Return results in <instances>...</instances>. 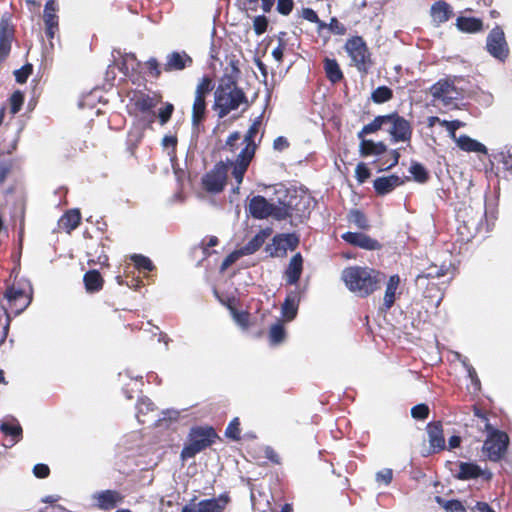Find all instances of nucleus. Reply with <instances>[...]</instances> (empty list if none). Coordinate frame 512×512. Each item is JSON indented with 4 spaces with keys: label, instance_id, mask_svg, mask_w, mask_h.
Returning <instances> with one entry per match:
<instances>
[{
    "label": "nucleus",
    "instance_id": "25",
    "mask_svg": "<svg viewBox=\"0 0 512 512\" xmlns=\"http://www.w3.org/2000/svg\"><path fill=\"white\" fill-rule=\"evenodd\" d=\"M456 145L465 152L487 154V148L484 144L470 138L467 135H460L456 140Z\"/></svg>",
    "mask_w": 512,
    "mask_h": 512
},
{
    "label": "nucleus",
    "instance_id": "38",
    "mask_svg": "<svg viewBox=\"0 0 512 512\" xmlns=\"http://www.w3.org/2000/svg\"><path fill=\"white\" fill-rule=\"evenodd\" d=\"M0 430L5 434V435H10L13 437L14 439V442H17L21 439L22 437V427L17 423V424H10L8 422H3L1 425H0Z\"/></svg>",
    "mask_w": 512,
    "mask_h": 512
},
{
    "label": "nucleus",
    "instance_id": "23",
    "mask_svg": "<svg viewBox=\"0 0 512 512\" xmlns=\"http://www.w3.org/2000/svg\"><path fill=\"white\" fill-rule=\"evenodd\" d=\"M303 259L300 253L295 254L289 262L285 271V277L288 284L293 285L298 282L302 273Z\"/></svg>",
    "mask_w": 512,
    "mask_h": 512
},
{
    "label": "nucleus",
    "instance_id": "35",
    "mask_svg": "<svg viewBox=\"0 0 512 512\" xmlns=\"http://www.w3.org/2000/svg\"><path fill=\"white\" fill-rule=\"evenodd\" d=\"M266 236L267 235L264 231L258 232L245 246L239 250L243 255H250L255 253L264 244Z\"/></svg>",
    "mask_w": 512,
    "mask_h": 512
},
{
    "label": "nucleus",
    "instance_id": "17",
    "mask_svg": "<svg viewBox=\"0 0 512 512\" xmlns=\"http://www.w3.org/2000/svg\"><path fill=\"white\" fill-rule=\"evenodd\" d=\"M99 508L103 510H111L122 501V496L114 490H105L94 495Z\"/></svg>",
    "mask_w": 512,
    "mask_h": 512
},
{
    "label": "nucleus",
    "instance_id": "48",
    "mask_svg": "<svg viewBox=\"0 0 512 512\" xmlns=\"http://www.w3.org/2000/svg\"><path fill=\"white\" fill-rule=\"evenodd\" d=\"M174 111V106L171 103H166L165 107L161 108L158 112V118L161 125L166 124Z\"/></svg>",
    "mask_w": 512,
    "mask_h": 512
},
{
    "label": "nucleus",
    "instance_id": "62",
    "mask_svg": "<svg viewBox=\"0 0 512 512\" xmlns=\"http://www.w3.org/2000/svg\"><path fill=\"white\" fill-rule=\"evenodd\" d=\"M231 312H232V315H233V319L235 320V322L237 324H239L241 326H245L246 325L247 315L245 313L238 312L235 309H231Z\"/></svg>",
    "mask_w": 512,
    "mask_h": 512
},
{
    "label": "nucleus",
    "instance_id": "20",
    "mask_svg": "<svg viewBox=\"0 0 512 512\" xmlns=\"http://www.w3.org/2000/svg\"><path fill=\"white\" fill-rule=\"evenodd\" d=\"M399 285H400V277L399 275L395 274V275H392L389 277L387 283H386V288H385V293H384V298H383V309L385 311L389 310L395 300H396V295H397V290L399 288Z\"/></svg>",
    "mask_w": 512,
    "mask_h": 512
},
{
    "label": "nucleus",
    "instance_id": "4",
    "mask_svg": "<svg viewBox=\"0 0 512 512\" xmlns=\"http://www.w3.org/2000/svg\"><path fill=\"white\" fill-rule=\"evenodd\" d=\"M477 416L483 423L485 430L489 431V435L484 442L483 451L486 453L490 461L497 462L505 455L509 443L508 435L499 430H493L488 422L487 417L480 412L475 411Z\"/></svg>",
    "mask_w": 512,
    "mask_h": 512
},
{
    "label": "nucleus",
    "instance_id": "2",
    "mask_svg": "<svg viewBox=\"0 0 512 512\" xmlns=\"http://www.w3.org/2000/svg\"><path fill=\"white\" fill-rule=\"evenodd\" d=\"M246 102L245 93L240 89L231 76L221 78L214 93V109L220 118L237 109Z\"/></svg>",
    "mask_w": 512,
    "mask_h": 512
},
{
    "label": "nucleus",
    "instance_id": "49",
    "mask_svg": "<svg viewBox=\"0 0 512 512\" xmlns=\"http://www.w3.org/2000/svg\"><path fill=\"white\" fill-rule=\"evenodd\" d=\"M268 26V20L265 16H256L253 20V28L256 35H262Z\"/></svg>",
    "mask_w": 512,
    "mask_h": 512
},
{
    "label": "nucleus",
    "instance_id": "27",
    "mask_svg": "<svg viewBox=\"0 0 512 512\" xmlns=\"http://www.w3.org/2000/svg\"><path fill=\"white\" fill-rule=\"evenodd\" d=\"M81 221V214L78 209H72L66 212L60 219L59 225L67 233L76 229Z\"/></svg>",
    "mask_w": 512,
    "mask_h": 512
},
{
    "label": "nucleus",
    "instance_id": "59",
    "mask_svg": "<svg viewBox=\"0 0 512 512\" xmlns=\"http://www.w3.org/2000/svg\"><path fill=\"white\" fill-rule=\"evenodd\" d=\"M376 480L378 482H383L386 485L389 484L392 480V470L391 469H384L382 471H379L376 474Z\"/></svg>",
    "mask_w": 512,
    "mask_h": 512
},
{
    "label": "nucleus",
    "instance_id": "8",
    "mask_svg": "<svg viewBox=\"0 0 512 512\" xmlns=\"http://www.w3.org/2000/svg\"><path fill=\"white\" fill-rule=\"evenodd\" d=\"M228 166L224 162L217 163L214 168L202 178L204 189L210 193L221 192L226 184Z\"/></svg>",
    "mask_w": 512,
    "mask_h": 512
},
{
    "label": "nucleus",
    "instance_id": "10",
    "mask_svg": "<svg viewBox=\"0 0 512 512\" xmlns=\"http://www.w3.org/2000/svg\"><path fill=\"white\" fill-rule=\"evenodd\" d=\"M430 93L433 97L434 105L436 103L448 106L453 100L457 99L459 92L454 84L449 80H439L431 88Z\"/></svg>",
    "mask_w": 512,
    "mask_h": 512
},
{
    "label": "nucleus",
    "instance_id": "37",
    "mask_svg": "<svg viewBox=\"0 0 512 512\" xmlns=\"http://www.w3.org/2000/svg\"><path fill=\"white\" fill-rule=\"evenodd\" d=\"M435 501L447 512H466L465 507L459 500H444L440 496H436Z\"/></svg>",
    "mask_w": 512,
    "mask_h": 512
},
{
    "label": "nucleus",
    "instance_id": "6",
    "mask_svg": "<svg viewBox=\"0 0 512 512\" xmlns=\"http://www.w3.org/2000/svg\"><path fill=\"white\" fill-rule=\"evenodd\" d=\"M215 437L216 434L210 427L193 428L190 432V442L181 452L182 459L194 457L197 453L211 445Z\"/></svg>",
    "mask_w": 512,
    "mask_h": 512
},
{
    "label": "nucleus",
    "instance_id": "46",
    "mask_svg": "<svg viewBox=\"0 0 512 512\" xmlns=\"http://www.w3.org/2000/svg\"><path fill=\"white\" fill-rule=\"evenodd\" d=\"M240 422L239 419L236 417L233 420L230 421L228 424L225 435L232 439V440H239L240 439Z\"/></svg>",
    "mask_w": 512,
    "mask_h": 512
},
{
    "label": "nucleus",
    "instance_id": "33",
    "mask_svg": "<svg viewBox=\"0 0 512 512\" xmlns=\"http://www.w3.org/2000/svg\"><path fill=\"white\" fill-rule=\"evenodd\" d=\"M324 68L327 78L332 83H337L343 78V73L335 59L326 58L324 62Z\"/></svg>",
    "mask_w": 512,
    "mask_h": 512
},
{
    "label": "nucleus",
    "instance_id": "36",
    "mask_svg": "<svg viewBox=\"0 0 512 512\" xmlns=\"http://www.w3.org/2000/svg\"><path fill=\"white\" fill-rule=\"evenodd\" d=\"M393 92L387 86H379L376 88L371 95V99L374 103L381 104L391 100Z\"/></svg>",
    "mask_w": 512,
    "mask_h": 512
},
{
    "label": "nucleus",
    "instance_id": "3",
    "mask_svg": "<svg viewBox=\"0 0 512 512\" xmlns=\"http://www.w3.org/2000/svg\"><path fill=\"white\" fill-rule=\"evenodd\" d=\"M251 216L255 219H266L273 217L276 220H284L291 216L293 201L279 200L278 204L269 203L265 197L257 195L251 198L248 206Z\"/></svg>",
    "mask_w": 512,
    "mask_h": 512
},
{
    "label": "nucleus",
    "instance_id": "32",
    "mask_svg": "<svg viewBox=\"0 0 512 512\" xmlns=\"http://www.w3.org/2000/svg\"><path fill=\"white\" fill-rule=\"evenodd\" d=\"M482 475L481 468L473 463H460L457 477L462 480L474 479Z\"/></svg>",
    "mask_w": 512,
    "mask_h": 512
},
{
    "label": "nucleus",
    "instance_id": "29",
    "mask_svg": "<svg viewBox=\"0 0 512 512\" xmlns=\"http://www.w3.org/2000/svg\"><path fill=\"white\" fill-rule=\"evenodd\" d=\"M261 122H262V115L258 116L254 120V122L248 129V131L244 137V140H243V142L245 144L244 148H251V152H253V155L255 154V150H256L255 137L259 132Z\"/></svg>",
    "mask_w": 512,
    "mask_h": 512
},
{
    "label": "nucleus",
    "instance_id": "57",
    "mask_svg": "<svg viewBox=\"0 0 512 512\" xmlns=\"http://www.w3.org/2000/svg\"><path fill=\"white\" fill-rule=\"evenodd\" d=\"M502 163L505 169L512 171V146L507 147L502 153Z\"/></svg>",
    "mask_w": 512,
    "mask_h": 512
},
{
    "label": "nucleus",
    "instance_id": "64",
    "mask_svg": "<svg viewBox=\"0 0 512 512\" xmlns=\"http://www.w3.org/2000/svg\"><path fill=\"white\" fill-rule=\"evenodd\" d=\"M473 512H495L487 503L477 502L472 508Z\"/></svg>",
    "mask_w": 512,
    "mask_h": 512
},
{
    "label": "nucleus",
    "instance_id": "53",
    "mask_svg": "<svg viewBox=\"0 0 512 512\" xmlns=\"http://www.w3.org/2000/svg\"><path fill=\"white\" fill-rule=\"evenodd\" d=\"M31 72H32V65H30V64L23 66L19 70H16L15 71L16 81L18 83H25Z\"/></svg>",
    "mask_w": 512,
    "mask_h": 512
},
{
    "label": "nucleus",
    "instance_id": "26",
    "mask_svg": "<svg viewBox=\"0 0 512 512\" xmlns=\"http://www.w3.org/2000/svg\"><path fill=\"white\" fill-rule=\"evenodd\" d=\"M387 147L383 142H374L364 137L360 139L359 152L363 157L370 155H381L386 151Z\"/></svg>",
    "mask_w": 512,
    "mask_h": 512
},
{
    "label": "nucleus",
    "instance_id": "40",
    "mask_svg": "<svg viewBox=\"0 0 512 512\" xmlns=\"http://www.w3.org/2000/svg\"><path fill=\"white\" fill-rule=\"evenodd\" d=\"M409 171L413 175V178L419 183H424L428 179V173L425 167L418 162H413Z\"/></svg>",
    "mask_w": 512,
    "mask_h": 512
},
{
    "label": "nucleus",
    "instance_id": "55",
    "mask_svg": "<svg viewBox=\"0 0 512 512\" xmlns=\"http://www.w3.org/2000/svg\"><path fill=\"white\" fill-rule=\"evenodd\" d=\"M293 9V1L292 0H278L277 1V11L282 15H288Z\"/></svg>",
    "mask_w": 512,
    "mask_h": 512
},
{
    "label": "nucleus",
    "instance_id": "31",
    "mask_svg": "<svg viewBox=\"0 0 512 512\" xmlns=\"http://www.w3.org/2000/svg\"><path fill=\"white\" fill-rule=\"evenodd\" d=\"M459 30L475 33L482 29V21L477 18L459 17L456 23Z\"/></svg>",
    "mask_w": 512,
    "mask_h": 512
},
{
    "label": "nucleus",
    "instance_id": "47",
    "mask_svg": "<svg viewBox=\"0 0 512 512\" xmlns=\"http://www.w3.org/2000/svg\"><path fill=\"white\" fill-rule=\"evenodd\" d=\"M429 408L426 404H418L411 409V415L414 419L423 420L428 417Z\"/></svg>",
    "mask_w": 512,
    "mask_h": 512
},
{
    "label": "nucleus",
    "instance_id": "50",
    "mask_svg": "<svg viewBox=\"0 0 512 512\" xmlns=\"http://www.w3.org/2000/svg\"><path fill=\"white\" fill-rule=\"evenodd\" d=\"M445 275V270L443 267L438 268L436 266L430 267L427 269V272H424L423 274L418 275V279L421 278H440Z\"/></svg>",
    "mask_w": 512,
    "mask_h": 512
},
{
    "label": "nucleus",
    "instance_id": "28",
    "mask_svg": "<svg viewBox=\"0 0 512 512\" xmlns=\"http://www.w3.org/2000/svg\"><path fill=\"white\" fill-rule=\"evenodd\" d=\"M83 280L88 292H96L102 288L103 279L97 270L86 272Z\"/></svg>",
    "mask_w": 512,
    "mask_h": 512
},
{
    "label": "nucleus",
    "instance_id": "58",
    "mask_svg": "<svg viewBox=\"0 0 512 512\" xmlns=\"http://www.w3.org/2000/svg\"><path fill=\"white\" fill-rule=\"evenodd\" d=\"M33 473L37 478H46L50 473V469L46 464L40 463L33 467Z\"/></svg>",
    "mask_w": 512,
    "mask_h": 512
},
{
    "label": "nucleus",
    "instance_id": "18",
    "mask_svg": "<svg viewBox=\"0 0 512 512\" xmlns=\"http://www.w3.org/2000/svg\"><path fill=\"white\" fill-rule=\"evenodd\" d=\"M427 434L430 447L433 451H441L445 448L442 425L439 422L429 423L427 426Z\"/></svg>",
    "mask_w": 512,
    "mask_h": 512
},
{
    "label": "nucleus",
    "instance_id": "45",
    "mask_svg": "<svg viewBox=\"0 0 512 512\" xmlns=\"http://www.w3.org/2000/svg\"><path fill=\"white\" fill-rule=\"evenodd\" d=\"M24 102V95L20 91H15L10 97V111L16 114L20 111Z\"/></svg>",
    "mask_w": 512,
    "mask_h": 512
},
{
    "label": "nucleus",
    "instance_id": "30",
    "mask_svg": "<svg viewBox=\"0 0 512 512\" xmlns=\"http://www.w3.org/2000/svg\"><path fill=\"white\" fill-rule=\"evenodd\" d=\"M389 118L386 115L377 116L374 120L365 125L361 131L358 132L357 137L362 139L365 135L374 133L381 129L383 126L388 125Z\"/></svg>",
    "mask_w": 512,
    "mask_h": 512
},
{
    "label": "nucleus",
    "instance_id": "14",
    "mask_svg": "<svg viewBox=\"0 0 512 512\" xmlns=\"http://www.w3.org/2000/svg\"><path fill=\"white\" fill-rule=\"evenodd\" d=\"M342 239L351 245L366 250H376L380 246L378 241L361 232H346L342 235Z\"/></svg>",
    "mask_w": 512,
    "mask_h": 512
},
{
    "label": "nucleus",
    "instance_id": "22",
    "mask_svg": "<svg viewBox=\"0 0 512 512\" xmlns=\"http://www.w3.org/2000/svg\"><path fill=\"white\" fill-rule=\"evenodd\" d=\"M403 181L397 175L378 177L374 180L373 186L378 194L384 195L391 192L395 187L401 185Z\"/></svg>",
    "mask_w": 512,
    "mask_h": 512
},
{
    "label": "nucleus",
    "instance_id": "51",
    "mask_svg": "<svg viewBox=\"0 0 512 512\" xmlns=\"http://www.w3.org/2000/svg\"><path fill=\"white\" fill-rule=\"evenodd\" d=\"M355 174L359 183H364L370 177V171L364 163L356 166Z\"/></svg>",
    "mask_w": 512,
    "mask_h": 512
},
{
    "label": "nucleus",
    "instance_id": "16",
    "mask_svg": "<svg viewBox=\"0 0 512 512\" xmlns=\"http://www.w3.org/2000/svg\"><path fill=\"white\" fill-rule=\"evenodd\" d=\"M431 18L435 26L447 22L453 15L451 6L445 1L435 2L430 10Z\"/></svg>",
    "mask_w": 512,
    "mask_h": 512
},
{
    "label": "nucleus",
    "instance_id": "41",
    "mask_svg": "<svg viewBox=\"0 0 512 512\" xmlns=\"http://www.w3.org/2000/svg\"><path fill=\"white\" fill-rule=\"evenodd\" d=\"M348 220L350 223L355 224L360 229H367L369 227L365 215L357 209L351 210L349 212Z\"/></svg>",
    "mask_w": 512,
    "mask_h": 512
},
{
    "label": "nucleus",
    "instance_id": "1",
    "mask_svg": "<svg viewBox=\"0 0 512 512\" xmlns=\"http://www.w3.org/2000/svg\"><path fill=\"white\" fill-rule=\"evenodd\" d=\"M346 287L359 297H367L379 288L384 275L368 267H348L342 271Z\"/></svg>",
    "mask_w": 512,
    "mask_h": 512
},
{
    "label": "nucleus",
    "instance_id": "7",
    "mask_svg": "<svg viewBox=\"0 0 512 512\" xmlns=\"http://www.w3.org/2000/svg\"><path fill=\"white\" fill-rule=\"evenodd\" d=\"M213 83L208 76L201 78L195 90V98L192 106V124L198 126L206 112V96L212 91Z\"/></svg>",
    "mask_w": 512,
    "mask_h": 512
},
{
    "label": "nucleus",
    "instance_id": "43",
    "mask_svg": "<svg viewBox=\"0 0 512 512\" xmlns=\"http://www.w3.org/2000/svg\"><path fill=\"white\" fill-rule=\"evenodd\" d=\"M153 410H154V405L149 398H147V397L140 398L137 403V414H136L138 421L141 423H144L145 421L141 419V415L145 414L146 412L153 411Z\"/></svg>",
    "mask_w": 512,
    "mask_h": 512
},
{
    "label": "nucleus",
    "instance_id": "52",
    "mask_svg": "<svg viewBox=\"0 0 512 512\" xmlns=\"http://www.w3.org/2000/svg\"><path fill=\"white\" fill-rule=\"evenodd\" d=\"M463 365L468 373V377L470 378L471 383L474 385L475 390H479L480 380L477 376L476 370L471 365L466 363V361H463Z\"/></svg>",
    "mask_w": 512,
    "mask_h": 512
},
{
    "label": "nucleus",
    "instance_id": "42",
    "mask_svg": "<svg viewBox=\"0 0 512 512\" xmlns=\"http://www.w3.org/2000/svg\"><path fill=\"white\" fill-rule=\"evenodd\" d=\"M155 105L156 101L145 94L139 95L135 100V106L141 112H147L148 110H151Z\"/></svg>",
    "mask_w": 512,
    "mask_h": 512
},
{
    "label": "nucleus",
    "instance_id": "39",
    "mask_svg": "<svg viewBox=\"0 0 512 512\" xmlns=\"http://www.w3.org/2000/svg\"><path fill=\"white\" fill-rule=\"evenodd\" d=\"M285 338V329L281 323L271 326L269 331L270 342L274 345L280 344Z\"/></svg>",
    "mask_w": 512,
    "mask_h": 512
},
{
    "label": "nucleus",
    "instance_id": "61",
    "mask_svg": "<svg viewBox=\"0 0 512 512\" xmlns=\"http://www.w3.org/2000/svg\"><path fill=\"white\" fill-rule=\"evenodd\" d=\"M289 146L287 139L283 136L277 137L273 142V147L275 150L283 151Z\"/></svg>",
    "mask_w": 512,
    "mask_h": 512
},
{
    "label": "nucleus",
    "instance_id": "21",
    "mask_svg": "<svg viewBox=\"0 0 512 512\" xmlns=\"http://www.w3.org/2000/svg\"><path fill=\"white\" fill-rule=\"evenodd\" d=\"M229 498L221 495L218 498L201 500L197 504L196 512H222L228 504Z\"/></svg>",
    "mask_w": 512,
    "mask_h": 512
},
{
    "label": "nucleus",
    "instance_id": "5",
    "mask_svg": "<svg viewBox=\"0 0 512 512\" xmlns=\"http://www.w3.org/2000/svg\"><path fill=\"white\" fill-rule=\"evenodd\" d=\"M345 51L359 72L366 73L371 65L368 47L360 36H354L345 43Z\"/></svg>",
    "mask_w": 512,
    "mask_h": 512
},
{
    "label": "nucleus",
    "instance_id": "56",
    "mask_svg": "<svg viewBox=\"0 0 512 512\" xmlns=\"http://www.w3.org/2000/svg\"><path fill=\"white\" fill-rule=\"evenodd\" d=\"M244 256L240 250L234 251L231 254H229L222 262L221 269L225 270L230 265H232L234 262H236L239 257Z\"/></svg>",
    "mask_w": 512,
    "mask_h": 512
},
{
    "label": "nucleus",
    "instance_id": "19",
    "mask_svg": "<svg viewBox=\"0 0 512 512\" xmlns=\"http://www.w3.org/2000/svg\"><path fill=\"white\" fill-rule=\"evenodd\" d=\"M192 59L185 52H172L167 55L165 70L166 71H178L183 70L187 66H190Z\"/></svg>",
    "mask_w": 512,
    "mask_h": 512
},
{
    "label": "nucleus",
    "instance_id": "13",
    "mask_svg": "<svg viewBox=\"0 0 512 512\" xmlns=\"http://www.w3.org/2000/svg\"><path fill=\"white\" fill-rule=\"evenodd\" d=\"M5 297L10 308L14 310L15 314H20L31 302V298L28 293L24 289L17 288L15 286L7 289Z\"/></svg>",
    "mask_w": 512,
    "mask_h": 512
},
{
    "label": "nucleus",
    "instance_id": "60",
    "mask_svg": "<svg viewBox=\"0 0 512 512\" xmlns=\"http://www.w3.org/2000/svg\"><path fill=\"white\" fill-rule=\"evenodd\" d=\"M302 17L311 23L319 22L317 13L311 8H304L302 10Z\"/></svg>",
    "mask_w": 512,
    "mask_h": 512
},
{
    "label": "nucleus",
    "instance_id": "63",
    "mask_svg": "<svg viewBox=\"0 0 512 512\" xmlns=\"http://www.w3.org/2000/svg\"><path fill=\"white\" fill-rule=\"evenodd\" d=\"M147 66H148V68L150 69L151 73L154 76H159L160 75L158 61L155 58H150L147 61Z\"/></svg>",
    "mask_w": 512,
    "mask_h": 512
},
{
    "label": "nucleus",
    "instance_id": "12",
    "mask_svg": "<svg viewBox=\"0 0 512 512\" xmlns=\"http://www.w3.org/2000/svg\"><path fill=\"white\" fill-rule=\"evenodd\" d=\"M253 152L251 148H243L238 154L236 160L228 161L227 166L232 167V175L236 179L237 184L240 185L243 181L244 174L253 158ZM239 186L234 189V192H238Z\"/></svg>",
    "mask_w": 512,
    "mask_h": 512
},
{
    "label": "nucleus",
    "instance_id": "9",
    "mask_svg": "<svg viewBox=\"0 0 512 512\" xmlns=\"http://www.w3.org/2000/svg\"><path fill=\"white\" fill-rule=\"evenodd\" d=\"M486 47L493 57L501 61L507 58L509 49L504 32L499 26L493 28L488 34Z\"/></svg>",
    "mask_w": 512,
    "mask_h": 512
},
{
    "label": "nucleus",
    "instance_id": "44",
    "mask_svg": "<svg viewBox=\"0 0 512 512\" xmlns=\"http://www.w3.org/2000/svg\"><path fill=\"white\" fill-rule=\"evenodd\" d=\"M131 260L138 269L152 271L154 268L152 261L146 256L134 254L131 256Z\"/></svg>",
    "mask_w": 512,
    "mask_h": 512
},
{
    "label": "nucleus",
    "instance_id": "24",
    "mask_svg": "<svg viewBox=\"0 0 512 512\" xmlns=\"http://www.w3.org/2000/svg\"><path fill=\"white\" fill-rule=\"evenodd\" d=\"M12 29L4 17L0 20V58L9 54L11 48Z\"/></svg>",
    "mask_w": 512,
    "mask_h": 512
},
{
    "label": "nucleus",
    "instance_id": "34",
    "mask_svg": "<svg viewBox=\"0 0 512 512\" xmlns=\"http://www.w3.org/2000/svg\"><path fill=\"white\" fill-rule=\"evenodd\" d=\"M58 10L57 4L54 0H48L44 7L43 20L45 26H57L58 27V16L56 14Z\"/></svg>",
    "mask_w": 512,
    "mask_h": 512
},
{
    "label": "nucleus",
    "instance_id": "15",
    "mask_svg": "<svg viewBox=\"0 0 512 512\" xmlns=\"http://www.w3.org/2000/svg\"><path fill=\"white\" fill-rule=\"evenodd\" d=\"M301 299V292L299 288H295L290 291L285 298L284 303L282 304V314L286 318L287 321L293 320L298 311V306Z\"/></svg>",
    "mask_w": 512,
    "mask_h": 512
},
{
    "label": "nucleus",
    "instance_id": "54",
    "mask_svg": "<svg viewBox=\"0 0 512 512\" xmlns=\"http://www.w3.org/2000/svg\"><path fill=\"white\" fill-rule=\"evenodd\" d=\"M328 29L336 35H344L346 33V27L336 18H331Z\"/></svg>",
    "mask_w": 512,
    "mask_h": 512
},
{
    "label": "nucleus",
    "instance_id": "11",
    "mask_svg": "<svg viewBox=\"0 0 512 512\" xmlns=\"http://www.w3.org/2000/svg\"><path fill=\"white\" fill-rule=\"evenodd\" d=\"M389 118L387 129L394 142L410 141L412 129L410 123L398 114L386 115Z\"/></svg>",
    "mask_w": 512,
    "mask_h": 512
}]
</instances>
